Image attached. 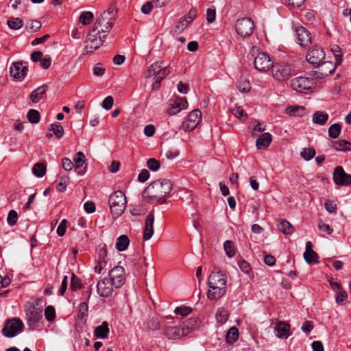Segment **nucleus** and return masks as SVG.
Returning a JSON list of instances; mask_svg holds the SVG:
<instances>
[{
	"mask_svg": "<svg viewBox=\"0 0 351 351\" xmlns=\"http://www.w3.org/2000/svg\"><path fill=\"white\" fill-rule=\"evenodd\" d=\"M172 183L169 180L162 179L152 182L144 190L142 198L150 204H162L164 198L171 191Z\"/></svg>",
	"mask_w": 351,
	"mask_h": 351,
	"instance_id": "nucleus-1",
	"label": "nucleus"
},
{
	"mask_svg": "<svg viewBox=\"0 0 351 351\" xmlns=\"http://www.w3.org/2000/svg\"><path fill=\"white\" fill-rule=\"evenodd\" d=\"M117 13V8L114 7L108 8V10H104L97 18L93 28L107 36L116 21Z\"/></svg>",
	"mask_w": 351,
	"mask_h": 351,
	"instance_id": "nucleus-2",
	"label": "nucleus"
},
{
	"mask_svg": "<svg viewBox=\"0 0 351 351\" xmlns=\"http://www.w3.org/2000/svg\"><path fill=\"white\" fill-rule=\"evenodd\" d=\"M162 61H156L152 64L145 73L146 78L154 77V83L153 88L157 89L160 86L161 81L169 75L170 71L168 66H164Z\"/></svg>",
	"mask_w": 351,
	"mask_h": 351,
	"instance_id": "nucleus-3",
	"label": "nucleus"
},
{
	"mask_svg": "<svg viewBox=\"0 0 351 351\" xmlns=\"http://www.w3.org/2000/svg\"><path fill=\"white\" fill-rule=\"evenodd\" d=\"M108 204L113 218L120 217L125 211L127 200L123 192L116 191L109 197Z\"/></svg>",
	"mask_w": 351,
	"mask_h": 351,
	"instance_id": "nucleus-4",
	"label": "nucleus"
},
{
	"mask_svg": "<svg viewBox=\"0 0 351 351\" xmlns=\"http://www.w3.org/2000/svg\"><path fill=\"white\" fill-rule=\"evenodd\" d=\"M24 324L19 318L8 319L1 330L2 335L8 338H12L23 332Z\"/></svg>",
	"mask_w": 351,
	"mask_h": 351,
	"instance_id": "nucleus-5",
	"label": "nucleus"
},
{
	"mask_svg": "<svg viewBox=\"0 0 351 351\" xmlns=\"http://www.w3.org/2000/svg\"><path fill=\"white\" fill-rule=\"evenodd\" d=\"M106 34L101 36V32L93 28L87 34L85 51L86 53L92 52L93 50L99 49L106 38Z\"/></svg>",
	"mask_w": 351,
	"mask_h": 351,
	"instance_id": "nucleus-6",
	"label": "nucleus"
},
{
	"mask_svg": "<svg viewBox=\"0 0 351 351\" xmlns=\"http://www.w3.org/2000/svg\"><path fill=\"white\" fill-rule=\"evenodd\" d=\"M37 302H29L25 306L26 319L29 326H32L43 317V309Z\"/></svg>",
	"mask_w": 351,
	"mask_h": 351,
	"instance_id": "nucleus-7",
	"label": "nucleus"
},
{
	"mask_svg": "<svg viewBox=\"0 0 351 351\" xmlns=\"http://www.w3.org/2000/svg\"><path fill=\"white\" fill-rule=\"evenodd\" d=\"M235 29L237 34L241 37H247L253 33L254 24L251 19L245 17L237 21Z\"/></svg>",
	"mask_w": 351,
	"mask_h": 351,
	"instance_id": "nucleus-8",
	"label": "nucleus"
},
{
	"mask_svg": "<svg viewBox=\"0 0 351 351\" xmlns=\"http://www.w3.org/2000/svg\"><path fill=\"white\" fill-rule=\"evenodd\" d=\"M202 119V112L199 110L195 109L191 111L182 123L181 128L184 131L193 130Z\"/></svg>",
	"mask_w": 351,
	"mask_h": 351,
	"instance_id": "nucleus-9",
	"label": "nucleus"
},
{
	"mask_svg": "<svg viewBox=\"0 0 351 351\" xmlns=\"http://www.w3.org/2000/svg\"><path fill=\"white\" fill-rule=\"evenodd\" d=\"M271 73L276 80L283 82L291 77L292 70L288 64H276L271 67Z\"/></svg>",
	"mask_w": 351,
	"mask_h": 351,
	"instance_id": "nucleus-10",
	"label": "nucleus"
},
{
	"mask_svg": "<svg viewBox=\"0 0 351 351\" xmlns=\"http://www.w3.org/2000/svg\"><path fill=\"white\" fill-rule=\"evenodd\" d=\"M332 180L337 185L348 186L351 184V175L346 173L341 166L335 168Z\"/></svg>",
	"mask_w": 351,
	"mask_h": 351,
	"instance_id": "nucleus-11",
	"label": "nucleus"
},
{
	"mask_svg": "<svg viewBox=\"0 0 351 351\" xmlns=\"http://www.w3.org/2000/svg\"><path fill=\"white\" fill-rule=\"evenodd\" d=\"M110 281L115 288H120L125 282V269L122 266H116L109 272Z\"/></svg>",
	"mask_w": 351,
	"mask_h": 351,
	"instance_id": "nucleus-12",
	"label": "nucleus"
},
{
	"mask_svg": "<svg viewBox=\"0 0 351 351\" xmlns=\"http://www.w3.org/2000/svg\"><path fill=\"white\" fill-rule=\"evenodd\" d=\"M313 80L304 77H298L291 80V86L298 92L303 93L312 88Z\"/></svg>",
	"mask_w": 351,
	"mask_h": 351,
	"instance_id": "nucleus-13",
	"label": "nucleus"
},
{
	"mask_svg": "<svg viewBox=\"0 0 351 351\" xmlns=\"http://www.w3.org/2000/svg\"><path fill=\"white\" fill-rule=\"evenodd\" d=\"M256 69L261 72H265L272 67L273 64L268 54L259 52L254 60Z\"/></svg>",
	"mask_w": 351,
	"mask_h": 351,
	"instance_id": "nucleus-14",
	"label": "nucleus"
},
{
	"mask_svg": "<svg viewBox=\"0 0 351 351\" xmlns=\"http://www.w3.org/2000/svg\"><path fill=\"white\" fill-rule=\"evenodd\" d=\"M336 68V64L330 61L322 62L317 65L316 71H313V75L317 78H324L332 73Z\"/></svg>",
	"mask_w": 351,
	"mask_h": 351,
	"instance_id": "nucleus-15",
	"label": "nucleus"
},
{
	"mask_svg": "<svg viewBox=\"0 0 351 351\" xmlns=\"http://www.w3.org/2000/svg\"><path fill=\"white\" fill-rule=\"evenodd\" d=\"M295 36L298 38V43L302 47H306L311 44V36L310 32L302 26L295 27Z\"/></svg>",
	"mask_w": 351,
	"mask_h": 351,
	"instance_id": "nucleus-16",
	"label": "nucleus"
},
{
	"mask_svg": "<svg viewBox=\"0 0 351 351\" xmlns=\"http://www.w3.org/2000/svg\"><path fill=\"white\" fill-rule=\"evenodd\" d=\"M27 67L21 62H14L10 69V73L15 79L22 80L27 75Z\"/></svg>",
	"mask_w": 351,
	"mask_h": 351,
	"instance_id": "nucleus-17",
	"label": "nucleus"
},
{
	"mask_svg": "<svg viewBox=\"0 0 351 351\" xmlns=\"http://www.w3.org/2000/svg\"><path fill=\"white\" fill-rule=\"evenodd\" d=\"M114 285L107 278L99 280L97 285V291L101 297L106 298L112 294Z\"/></svg>",
	"mask_w": 351,
	"mask_h": 351,
	"instance_id": "nucleus-18",
	"label": "nucleus"
},
{
	"mask_svg": "<svg viewBox=\"0 0 351 351\" xmlns=\"http://www.w3.org/2000/svg\"><path fill=\"white\" fill-rule=\"evenodd\" d=\"M187 107L188 103L186 99L178 97L169 104L167 112L169 115H175Z\"/></svg>",
	"mask_w": 351,
	"mask_h": 351,
	"instance_id": "nucleus-19",
	"label": "nucleus"
},
{
	"mask_svg": "<svg viewBox=\"0 0 351 351\" xmlns=\"http://www.w3.org/2000/svg\"><path fill=\"white\" fill-rule=\"evenodd\" d=\"M325 58V53L322 49L314 48L310 51L306 56V60L312 64L319 65Z\"/></svg>",
	"mask_w": 351,
	"mask_h": 351,
	"instance_id": "nucleus-20",
	"label": "nucleus"
},
{
	"mask_svg": "<svg viewBox=\"0 0 351 351\" xmlns=\"http://www.w3.org/2000/svg\"><path fill=\"white\" fill-rule=\"evenodd\" d=\"M227 279L226 275L221 271H213L208 277V285L226 288Z\"/></svg>",
	"mask_w": 351,
	"mask_h": 351,
	"instance_id": "nucleus-21",
	"label": "nucleus"
},
{
	"mask_svg": "<svg viewBox=\"0 0 351 351\" xmlns=\"http://www.w3.org/2000/svg\"><path fill=\"white\" fill-rule=\"evenodd\" d=\"M154 215L152 212L149 213L145 221V228L143 230V239L147 241L150 239L154 234Z\"/></svg>",
	"mask_w": 351,
	"mask_h": 351,
	"instance_id": "nucleus-22",
	"label": "nucleus"
},
{
	"mask_svg": "<svg viewBox=\"0 0 351 351\" xmlns=\"http://www.w3.org/2000/svg\"><path fill=\"white\" fill-rule=\"evenodd\" d=\"M208 287L207 296L210 300H217L221 298L226 293V288L213 285H208Z\"/></svg>",
	"mask_w": 351,
	"mask_h": 351,
	"instance_id": "nucleus-23",
	"label": "nucleus"
},
{
	"mask_svg": "<svg viewBox=\"0 0 351 351\" xmlns=\"http://www.w3.org/2000/svg\"><path fill=\"white\" fill-rule=\"evenodd\" d=\"M199 327V321L197 318H190L182 324V332L184 336L189 334L192 330Z\"/></svg>",
	"mask_w": 351,
	"mask_h": 351,
	"instance_id": "nucleus-24",
	"label": "nucleus"
},
{
	"mask_svg": "<svg viewBox=\"0 0 351 351\" xmlns=\"http://www.w3.org/2000/svg\"><path fill=\"white\" fill-rule=\"evenodd\" d=\"M163 334L169 339L174 340L178 339L181 338V337L184 336V335H182V330L177 326H169L165 328Z\"/></svg>",
	"mask_w": 351,
	"mask_h": 351,
	"instance_id": "nucleus-25",
	"label": "nucleus"
},
{
	"mask_svg": "<svg viewBox=\"0 0 351 351\" xmlns=\"http://www.w3.org/2000/svg\"><path fill=\"white\" fill-rule=\"evenodd\" d=\"M106 254L107 252L106 249H103L99 251V258L97 265L95 266V271L99 274H101L103 270L107 267L108 261L106 258Z\"/></svg>",
	"mask_w": 351,
	"mask_h": 351,
	"instance_id": "nucleus-26",
	"label": "nucleus"
},
{
	"mask_svg": "<svg viewBox=\"0 0 351 351\" xmlns=\"http://www.w3.org/2000/svg\"><path fill=\"white\" fill-rule=\"evenodd\" d=\"M330 147L339 152L351 151V143L343 139L331 141Z\"/></svg>",
	"mask_w": 351,
	"mask_h": 351,
	"instance_id": "nucleus-27",
	"label": "nucleus"
},
{
	"mask_svg": "<svg viewBox=\"0 0 351 351\" xmlns=\"http://www.w3.org/2000/svg\"><path fill=\"white\" fill-rule=\"evenodd\" d=\"M272 141V136L269 132L263 133L257 138L256 145L258 149H265Z\"/></svg>",
	"mask_w": 351,
	"mask_h": 351,
	"instance_id": "nucleus-28",
	"label": "nucleus"
},
{
	"mask_svg": "<svg viewBox=\"0 0 351 351\" xmlns=\"http://www.w3.org/2000/svg\"><path fill=\"white\" fill-rule=\"evenodd\" d=\"M48 90V86L47 85H42L41 86L35 89L30 95L29 98L32 102L38 103L40 101L43 95L46 93Z\"/></svg>",
	"mask_w": 351,
	"mask_h": 351,
	"instance_id": "nucleus-29",
	"label": "nucleus"
},
{
	"mask_svg": "<svg viewBox=\"0 0 351 351\" xmlns=\"http://www.w3.org/2000/svg\"><path fill=\"white\" fill-rule=\"evenodd\" d=\"M109 325L106 321L103 322L101 325L97 326L94 330V335L97 338L105 339L109 333Z\"/></svg>",
	"mask_w": 351,
	"mask_h": 351,
	"instance_id": "nucleus-30",
	"label": "nucleus"
},
{
	"mask_svg": "<svg viewBox=\"0 0 351 351\" xmlns=\"http://www.w3.org/2000/svg\"><path fill=\"white\" fill-rule=\"evenodd\" d=\"M290 326L284 322L276 323V330L277 331V337L282 338H287L289 336Z\"/></svg>",
	"mask_w": 351,
	"mask_h": 351,
	"instance_id": "nucleus-31",
	"label": "nucleus"
},
{
	"mask_svg": "<svg viewBox=\"0 0 351 351\" xmlns=\"http://www.w3.org/2000/svg\"><path fill=\"white\" fill-rule=\"evenodd\" d=\"M328 117H329L327 112L323 111H316L313 115L312 121L315 124L324 125L328 119Z\"/></svg>",
	"mask_w": 351,
	"mask_h": 351,
	"instance_id": "nucleus-32",
	"label": "nucleus"
},
{
	"mask_svg": "<svg viewBox=\"0 0 351 351\" xmlns=\"http://www.w3.org/2000/svg\"><path fill=\"white\" fill-rule=\"evenodd\" d=\"M130 244L129 237L125 234H122L117 238L116 248L119 252L125 251Z\"/></svg>",
	"mask_w": 351,
	"mask_h": 351,
	"instance_id": "nucleus-33",
	"label": "nucleus"
},
{
	"mask_svg": "<svg viewBox=\"0 0 351 351\" xmlns=\"http://www.w3.org/2000/svg\"><path fill=\"white\" fill-rule=\"evenodd\" d=\"M278 229L285 235H291L294 232L293 226L286 219L280 221L278 225Z\"/></svg>",
	"mask_w": 351,
	"mask_h": 351,
	"instance_id": "nucleus-34",
	"label": "nucleus"
},
{
	"mask_svg": "<svg viewBox=\"0 0 351 351\" xmlns=\"http://www.w3.org/2000/svg\"><path fill=\"white\" fill-rule=\"evenodd\" d=\"M305 108L302 106H289L286 108L285 112L289 116L302 117L304 113Z\"/></svg>",
	"mask_w": 351,
	"mask_h": 351,
	"instance_id": "nucleus-35",
	"label": "nucleus"
},
{
	"mask_svg": "<svg viewBox=\"0 0 351 351\" xmlns=\"http://www.w3.org/2000/svg\"><path fill=\"white\" fill-rule=\"evenodd\" d=\"M23 21L18 17H10L7 21L8 26L14 30H18L23 26Z\"/></svg>",
	"mask_w": 351,
	"mask_h": 351,
	"instance_id": "nucleus-36",
	"label": "nucleus"
},
{
	"mask_svg": "<svg viewBox=\"0 0 351 351\" xmlns=\"http://www.w3.org/2000/svg\"><path fill=\"white\" fill-rule=\"evenodd\" d=\"M215 317L219 324H223L228 319L229 314L224 308H219L216 313Z\"/></svg>",
	"mask_w": 351,
	"mask_h": 351,
	"instance_id": "nucleus-37",
	"label": "nucleus"
},
{
	"mask_svg": "<svg viewBox=\"0 0 351 351\" xmlns=\"http://www.w3.org/2000/svg\"><path fill=\"white\" fill-rule=\"evenodd\" d=\"M239 338V330L238 329L233 326L230 328L226 335V339L227 343H234Z\"/></svg>",
	"mask_w": 351,
	"mask_h": 351,
	"instance_id": "nucleus-38",
	"label": "nucleus"
},
{
	"mask_svg": "<svg viewBox=\"0 0 351 351\" xmlns=\"http://www.w3.org/2000/svg\"><path fill=\"white\" fill-rule=\"evenodd\" d=\"M42 26V23L38 20H31L27 21L25 25V29L29 32H36L38 31Z\"/></svg>",
	"mask_w": 351,
	"mask_h": 351,
	"instance_id": "nucleus-39",
	"label": "nucleus"
},
{
	"mask_svg": "<svg viewBox=\"0 0 351 351\" xmlns=\"http://www.w3.org/2000/svg\"><path fill=\"white\" fill-rule=\"evenodd\" d=\"M32 172L36 176L42 178L46 173V166L41 162L36 163L32 168Z\"/></svg>",
	"mask_w": 351,
	"mask_h": 351,
	"instance_id": "nucleus-40",
	"label": "nucleus"
},
{
	"mask_svg": "<svg viewBox=\"0 0 351 351\" xmlns=\"http://www.w3.org/2000/svg\"><path fill=\"white\" fill-rule=\"evenodd\" d=\"M93 17L94 15L91 12L86 11L80 14L79 21L82 25H86L92 22Z\"/></svg>",
	"mask_w": 351,
	"mask_h": 351,
	"instance_id": "nucleus-41",
	"label": "nucleus"
},
{
	"mask_svg": "<svg viewBox=\"0 0 351 351\" xmlns=\"http://www.w3.org/2000/svg\"><path fill=\"white\" fill-rule=\"evenodd\" d=\"M232 114L243 121H245L247 119V114L244 112V110L239 106H235L232 109Z\"/></svg>",
	"mask_w": 351,
	"mask_h": 351,
	"instance_id": "nucleus-42",
	"label": "nucleus"
},
{
	"mask_svg": "<svg viewBox=\"0 0 351 351\" xmlns=\"http://www.w3.org/2000/svg\"><path fill=\"white\" fill-rule=\"evenodd\" d=\"M341 130V126L339 123H334L328 128V135L332 138H337Z\"/></svg>",
	"mask_w": 351,
	"mask_h": 351,
	"instance_id": "nucleus-43",
	"label": "nucleus"
},
{
	"mask_svg": "<svg viewBox=\"0 0 351 351\" xmlns=\"http://www.w3.org/2000/svg\"><path fill=\"white\" fill-rule=\"evenodd\" d=\"M304 258L308 263H317V254L313 250L305 251L304 253Z\"/></svg>",
	"mask_w": 351,
	"mask_h": 351,
	"instance_id": "nucleus-44",
	"label": "nucleus"
},
{
	"mask_svg": "<svg viewBox=\"0 0 351 351\" xmlns=\"http://www.w3.org/2000/svg\"><path fill=\"white\" fill-rule=\"evenodd\" d=\"M49 130L53 132L57 138H60L64 134V129L58 123L51 124Z\"/></svg>",
	"mask_w": 351,
	"mask_h": 351,
	"instance_id": "nucleus-45",
	"label": "nucleus"
},
{
	"mask_svg": "<svg viewBox=\"0 0 351 351\" xmlns=\"http://www.w3.org/2000/svg\"><path fill=\"white\" fill-rule=\"evenodd\" d=\"M28 121L32 123H38L40 119V115L38 110L31 109L29 110L27 114Z\"/></svg>",
	"mask_w": 351,
	"mask_h": 351,
	"instance_id": "nucleus-46",
	"label": "nucleus"
},
{
	"mask_svg": "<svg viewBox=\"0 0 351 351\" xmlns=\"http://www.w3.org/2000/svg\"><path fill=\"white\" fill-rule=\"evenodd\" d=\"M315 150L313 147L304 148L300 152V156L305 160H310L315 156Z\"/></svg>",
	"mask_w": 351,
	"mask_h": 351,
	"instance_id": "nucleus-47",
	"label": "nucleus"
},
{
	"mask_svg": "<svg viewBox=\"0 0 351 351\" xmlns=\"http://www.w3.org/2000/svg\"><path fill=\"white\" fill-rule=\"evenodd\" d=\"M223 247H224V250L226 251V255L229 258H232L234 256L235 249H234L233 243L231 241H229V240L226 241L223 243Z\"/></svg>",
	"mask_w": 351,
	"mask_h": 351,
	"instance_id": "nucleus-48",
	"label": "nucleus"
},
{
	"mask_svg": "<svg viewBox=\"0 0 351 351\" xmlns=\"http://www.w3.org/2000/svg\"><path fill=\"white\" fill-rule=\"evenodd\" d=\"M82 288V284L79 278H77L73 273L71 274L70 289L72 291H76Z\"/></svg>",
	"mask_w": 351,
	"mask_h": 351,
	"instance_id": "nucleus-49",
	"label": "nucleus"
},
{
	"mask_svg": "<svg viewBox=\"0 0 351 351\" xmlns=\"http://www.w3.org/2000/svg\"><path fill=\"white\" fill-rule=\"evenodd\" d=\"M45 316L47 321L52 322L56 318V310L53 306H47L45 310Z\"/></svg>",
	"mask_w": 351,
	"mask_h": 351,
	"instance_id": "nucleus-50",
	"label": "nucleus"
},
{
	"mask_svg": "<svg viewBox=\"0 0 351 351\" xmlns=\"http://www.w3.org/2000/svg\"><path fill=\"white\" fill-rule=\"evenodd\" d=\"M331 51L335 56V64L339 65L342 62L343 56L341 48L338 45H334L332 47Z\"/></svg>",
	"mask_w": 351,
	"mask_h": 351,
	"instance_id": "nucleus-51",
	"label": "nucleus"
},
{
	"mask_svg": "<svg viewBox=\"0 0 351 351\" xmlns=\"http://www.w3.org/2000/svg\"><path fill=\"white\" fill-rule=\"evenodd\" d=\"M347 293L343 289L338 291L336 294L335 300L337 304H343L347 300Z\"/></svg>",
	"mask_w": 351,
	"mask_h": 351,
	"instance_id": "nucleus-52",
	"label": "nucleus"
},
{
	"mask_svg": "<svg viewBox=\"0 0 351 351\" xmlns=\"http://www.w3.org/2000/svg\"><path fill=\"white\" fill-rule=\"evenodd\" d=\"M147 167L152 171H156L160 169V164L155 158H149L147 161Z\"/></svg>",
	"mask_w": 351,
	"mask_h": 351,
	"instance_id": "nucleus-53",
	"label": "nucleus"
},
{
	"mask_svg": "<svg viewBox=\"0 0 351 351\" xmlns=\"http://www.w3.org/2000/svg\"><path fill=\"white\" fill-rule=\"evenodd\" d=\"M197 9L192 8L182 19L189 24L197 17Z\"/></svg>",
	"mask_w": 351,
	"mask_h": 351,
	"instance_id": "nucleus-54",
	"label": "nucleus"
},
{
	"mask_svg": "<svg viewBox=\"0 0 351 351\" xmlns=\"http://www.w3.org/2000/svg\"><path fill=\"white\" fill-rule=\"evenodd\" d=\"M237 87L239 91L242 93H247L251 88L250 82L246 80H241Z\"/></svg>",
	"mask_w": 351,
	"mask_h": 351,
	"instance_id": "nucleus-55",
	"label": "nucleus"
},
{
	"mask_svg": "<svg viewBox=\"0 0 351 351\" xmlns=\"http://www.w3.org/2000/svg\"><path fill=\"white\" fill-rule=\"evenodd\" d=\"M85 155L83 152H79L75 154L74 157V162L76 166V169L80 168L84 162Z\"/></svg>",
	"mask_w": 351,
	"mask_h": 351,
	"instance_id": "nucleus-56",
	"label": "nucleus"
},
{
	"mask_svg": "<svg viewBox=\"0 0 351 351\" xmlns=\"http://www.w3.org/2000/svg\"><path fill=\"white\" fill-rule=\"evenodd\" d=\"M17 219H18V214H17V213L15 210H11L9 212L8 216V218H7L8 223L10 226H14V225H15L16 223Z\"/></svg>",
	"mask_w": 351,
	"mask_h": 351,
	"instance_id": "nucleus-57",
	"label": "nucleus"
},
{
	"mask_svg": "<svg viewBox=\"0 0 351 351\" xmlns=\"http://www.w3.org/2000/svg\"><path fill=\"white\" fill-rule=\"evenodd\" d=\"M67 224L68 222L66 219H64L61 221L60 223L58 226L56 231L58 236L62 237L63 235H64L66 230L67 228Z\"/></svg>",
	"mask_w": 351,
	"mask_h": 351,
	"instance_id": "nucleus-58",
	"label": "nucleus"
},
{
	"mask_svg": "<svg viewBox=\"0 0 351 351\" xmlns=\"http://www.w3.org/2000/svg\"><path fill=\"white\" fill-rule=\"evenodd\" d=\"M191 312V308L188 306H180L176 308L174 313L176 315H180L182 316H186Z\"/></svg>",
	"mask_w": 351,
	"mask_h": 351,
	"instance_id": "nucleus-59",
	"label": "nucleus"
},
{
	"mask_svg": "<svg viewBox=\"0 0 351 351\" xmlns=\"http://www.w3.org/2000/svg\"><path fill=\"white\" fill-rule=\"evenodd\" d=\"M114 104V99L112 96L106 97L102 101V107L108 110L112 108Z\"/></svg>",
	"mask_w": 351,
	"mask_h": 351,
	"instance_id": "nucleus-60",
	"label": "nucleus"
},
{
	"mask_svg": "<svg viewBox=\"0 0 351 351\" xmlns=\"http://www.w3.org/2000/svg\"><path fill=\"white\" fill-rule=\"evenodd\" d=\"M239 266L240 269L245 274H250L252 271V267L250 263L244 260L239 262Z\"/></svg>",
	"mask_w": 351,
	"mask_h": 351,
	"instance_id": "nucleus-61",
	"label": "nucleus"
},
{
	"mask_svg": "<svg viewBox=\"0 0 351 351\" xmlns=\"http://www.w3.org/2000/svg\"><path fill=\"white\" fill-rule=\"evenodd\" d=\"M216 17V10L215 8H208L206 10V21L208 23L215 21Z\"/></svg>",
	"mask_w": 351,
	"mask_h": 351,
	"instance_id": "nucleus-62",
	"label": "nucleus"
},
{
	"mask_svg": "<svg viewBox=\"0 0 351 351\" xmlns=\"http://www.w3.org/2000/svg\"><path fill=\"white\" fill-rule=\"evenodd\" d=\"M147 327L150 330H157L160 329V323L156 319H152L147 324Z\"/></svg>",
	"mask_w": 351,
	"mask_h": 351,
	"instance_id": "nucleus-63",
	"label": "nucleus"
},
{
	"mask_svg": "<svg viewBox=\"0 0 351 351\" xmlns=\"http://www.w3.org/2000/svg\"><path fill=\"white\" fill-rule=\"evenodd\" d=\"M318 228L321 231L326 232L329 235L333 232L332 228L328 224L324 223L322 221L319 222Z\"/></svg>",
	"mask_w": 351,
	"mask_h": 351,
	"instance_id": "nucleus-64",
	"label": "nucleus"
}]
</instances>
